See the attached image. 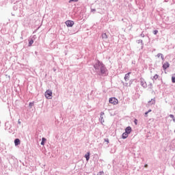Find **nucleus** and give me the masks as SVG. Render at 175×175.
Listing matches in <instances>:
<instances>
[{
	"mask_svg": "<svg viewBox=\"0 0 175 175\" xmlns=\"http://www.w3.org/2000/svg\"><path fill=\"white\" fill-rule=\"evenodd\" d=\"M148 111L145 113V117H148Z\"/></svg>",
	"mask_w": 175,
	"mask_h": 175,
	"instance_id": "nucleus-25",
	"label": "nucleus"
},
{
	"mask_svg": "<svg viewBox=\"0 0 175 175\" xmlns=\"http://www.w3.org/2000/svg\"><path fill=\"white\" fill-rule=\"evenodd\" d=\"M94 68L96 69H100V73L101 75H106V72H107V70L106 69V67L103 65V63H100V62L98 61L95 65Z\"/></svg>",
	"mask_w": 175,
	"mask_h": 175,
	"instance_id": "nucleus-1",
	"label": "nucleus"
},
{
	"mask_svg": "<svg viewBox=\"0 0 175 175\" xmlns=\"http://www.w3.org/2000/svg\"><path fill=\"white\" fill-rule=\"evenodd\" d=\"M97 175H105V172H100Z\"/></svg>",
	"mask_w": 175,
	"mask_h": 175,
	"instance_id": "nucleus-18",
	"label": "nucleus"
},
{
	"mask_svg": "<svg viewBox=\"0 0 175 175\" xmlns=\"http://www.w3.org/2000/svg\"><path fill=\"white\" fill-rule=\"evenodd\" d=\"M45 98H46V99H52L53 98V92L50 90H46L45 92Z\"/></svg>",
	"mask_w": 175,
	"mask_h": 175,
	"instance_id": "nucleus-2",
	"label": "nucleus"
},
{
	"mask_svg": "<svg viewBox=\"0 0 175 175\" xmlns=\"http://www.w3.org/2000/svg\"><path fill=\"white\" fill-rule=\"evenodd\" d=\"M109 102L111 103V105H118V99L116 98L115 97L110 98Z\"/></svg>",
	"mask_w": 175,
	"mask_h": 175,
	"instance_id": "nucleus-3",
	"label": "nucleus"
},
{
	"mask_svg": "<svg viewBox=\"0 0 175 175\" xmlns=\"http://www.w3.org/2000/svg\"><path fill=\"white\" fill-rule=\"evenodd\" d=\"M159 77V75H155L154 77H153V80H158Z\"/></svg>",
	"mask_w": 175,
	"mask_h": 175,
	"instance_id": "nucleus-15",
	"label": "nucleus"
},
{
	"mask_svg": "<svg viewBox=\"0 0 175 175\" xmlns=\"http://www.w3.org/2000/svg\"><path fill=\"white\" fill-rule=\"evenodd\" d=\"M33 105H34V103H33H33H29V108H30V109H32V107H33Z\"/></svg>",
	"mask_w": 175,
	"mask_h": 175,
	"instance_id": "nucleus-16",
	"label": "nucleus"
},
{
	"mask_svg": "<svg viewBox=\"0 0 175 175\" xmlns=\"http://www.w3.org/2000/svg\"><path fill=\"white\" fill-rule=\"evenodd\" d=\"M14 144H15V146H18V144H20V139H16L14 140Z\"/></svg>",
	"mask_w": 175,
	"mask_h": 175,
	"instance_id": "nucleus-10",
	"label": "nucleus"
},
{
	"mask_svg": "<svg viewBox=\"0 0 175 175\" xmlns=\"http://www.w3.org/2000/svg\"><path fill=\"white\" fill-rule=\"evenodd\" d=\"M172 83H175V77H172Z\"/></svg>",
	"mask_w": 175,
	"mask_h": 175,
	"instance_id": "nucleus-19",
	"label": "nucleus"
},
{
	"mask_svg": "<svg viewBox=\"0 0 175 175\" xmlns=\"http://www.w3.org/2000/svg\"><path fill=\"white\" fill-rule=\"evenodd\" d=\"M134 122H135V125H137V120L135 119Z\"/></svg>",
	"mask_w": 175,
	"mask_h": 175,
	"instance_id": "nucleus-24",
	"label": "nucleus"
},
{
	"mask_svg": "<svg viewBox=\"0 0 175 175\" xmlns=\"http://www.w3.org/2000/svg\"><path fill=\"white\" fill-rule=\"evenodd\" d=\"M44 143H46V138L42 137V142H41V145L44 146Z\"/></svg>",
	"mask_w": 175,
	"mask_h": 175,
	"instance_id": "nucleus-12",
	"label": "nucleus"
},
{
	"mask_svg": "<svg viewBox=\"0 0 175 175\" xmlns=\"http://www.w3.org/2000/svg\"><path fill=\"white\" fill-rule=\"evenodd\" d=\"M66 25L67 27H73V25H75V22H73V21H66Z\"/></svg>",
	"mask_w": 175,
	"mask_h": 175,
	"instance_id": "nucleus-4",
	"label": "nucleus"
},
{
	"mask_svg": "<svg viewBox=\"0 0 175 175\" xmlns=\"http://www.w3.org/2000/svg\"><path fill=\"white\" fill-rule=\"evenodd\" d=\"M169 66H170V64H169V62H166L163 64V69L164 70H166L167 68H169Z\"/></svg>",
	"mask_w": 175,
	"mask_h": 175,
	"instance_id": "nucleus-5",
	"label": "nucleus"
},
{
	"mask_svg": "<svg viewBox=\"0 0 175 175\" xmlns=\"http://www.w3.org/2000/svg\"><path fill=\"white\" fill-rule=\"evenodd\" d=\"M172 120H173L174 122H175V118H174Z\"/></svg>",
	"mask_w": 175,
	"mask_h": 175,
	"instance_id": "nucleus-29",
	"label": "nucleus"
},
{
	"mask_svg": "<svg viewBox=\"0 0 175 175\" xmlns=\"http://www.w3.org/2000/svg\"><path fill=\"white\" fill-rule=\"evenodd\" d=\"M148 167V165L147 164L144 165V167Z\"/></svg>",
	"mask_w": 175,
	"mask_h": 175,
	"instance_id": "nucleus-28",
	"label": "nucleus"
},
{
	"mask_svg": "<svg viewBox=\"0 0 175 175\" xmlns=\"http://www.w3.org/2000/svg\"><path fill=\"white\" fill-rule=\"evenodd\" d=\"M170 118H172V120H173V118H174V116L172 115V114L170 115Z\"/></svg>",
	"mask_w": 175,
	"mask_h": 175,
	"instance_id": "nucleus-23",
	"label": "nucleus"
},
{
	"mask_svg": "<svg viewBox=\"0 0 175 175\" xmlns=\"http://www.w3.org/2000/svg\"><path fill=\"white\" fill-rule=\"evenodd\" d=\"M129 79H131V72L126 74L124 76L125 81H129Z\"/></svg>",
	"mask_w": 175,
	"mask_h": 175,
	"instance_id": "nucleus-6",
	"label": "nucleus"
},
{
	"mask_svg": "<svg viewBox=\"0 0 175 175\" xmlns=\"http://www.w3.org/2000/svg\"><path fill=\"white\" fill-rule=\"evenodd\" d=\"M132 132V128H131V126H128L125 129V133L129 134L131 133Z\"/></svg>",
	"mask_w": 175,
	"mask_h": 175,
	"instance_id": "nucleus-7",
	"label": "nucleus"
},
{
	"mask_svg": "<svg viewBox=\"0 0 175 175\" xmlns=\"http://www.w3.org/2000/svg\"><path fill=\"white\" fill-rule=\"evenodd\" d=\"M158 55H159V57H161L162 58V59H163V55L162 54H159Z\"/></svg>",
	"mask_w": 175,
	"mask_h": 175,
	"instance_id": "nucleus-22",
	"label": "nucleus"
},
{
	"mask_svg": "<svg viewBox=\"0 0 175 175\" xmlns=\"http://www.w3.org/2000/svg\"><path fill=\"white\" fill-rule=\"evenodd\" d=\"M70 2H79V0H70Z\"/></svg>",
	"mask_w": 175,
	"mask_h": 175,
	"instance_id": "nucleus-21",
	"label": "nucleus"
},
{
	"mask_svg": "<svg viewBox=\"0 0 175 175\" xmlns=\"http://www.w3.org/2000/svg\"><path fill=\"white\" fill-rule=\"evenodd\" d=\"M153 33H154V35H157V33H158V30H154L153 31Z\"/></svg>",
	"mask_w": 175,
	"mask_h": 175,
	"instance_id": "nucleus-20",
	"label": "nucleus"
},
{
	"mask_svg": "<svg viewBox=\"0 0 175 175\" xmlns=\"http://www.w3.org/2000/svg\"><path fill=\"white\" fill-rule=\"evenodd\" d=\"M151 111H152L151 109H149V110L148 111V113H151Z\"/></svg>",
	"mask_w": 175,
	"mask_h": 175,
	"instance_id": "nucleus-27",
	"label": "nucleus"
},
{
	"mask_svg": "<svg viewBox=\"0 0 175 175\" xmlns=\"http://www.w3.org/2000/svg\"><path fill=\"white\" fill-rule=\"evenodd\" d=\"M141 84H142V87H144V88H146V87H147V83H146V82L144 83L143 81H141Z\"/></svg>",
	"mask_w": 175,
	"mask_h": 175,
	"instance_id": "nucleus-13",
	"label": "nucleus"
},
{
	"mask_svg": "<svg viewBox=\"0 0 175 175\" xmlns=\"http://www.w3.org/2000/svg\"><path fill=\"white\" fill-rule=\"evenodd\" d=\"M105 142H107V143H109V139H105Z\"/></svg>",
	"mask_w": 175,
	"mask_h": 175,
	"instance_id": "nucleus-26",
	"label": "nucleus"
},
{
	"mask_svg": "<svg viewBox=\"0 0 175 175\" xmlns=\"http://www.w3.org/2000/svg\"><path fill=\"white\" fill-rule=\"evenodd\" d=\"M18 124H21V122L18 121Z\"/></svg>",
	"mask_w": 175,
	"mask_h": 175,
	"instance_id": "nucleus-30",
	"label": "nucleus"
},
{
	"mask_svg": "<svg viewBox=\"0 0 175 175\" xmlns=\"http://www.w3.org/2000/svg\"><path fill=\"white\" fill-rule=\"evenodd\" d=\"M174 133H175V130H174Z\"/></svg>",
	"mask_w": 175,
	"mask_h": 175,
	"instance_id": "nucleus-31",
	"label": "nucleus"
},
{
	"mask_svg": "<svg viewBox=\"0 0 175 175\" xmlns=\"http://www.w3.org/2000/svg\"><path fill=\"white\" fill-rule=\"evenodd\" d=\"M109 37L107 36V34L106 33H104L102 34V38L103 39H107Z\"/></svg>",
	"mask_w": 175,
	"mask_h": 175,
	"instance_id": "nucleus-11",
	"label": "nucleus"
},
{
	"mask_svg": "<svg viewBox=\"0 0 175 175\" xmlns=\"http://www.w3.org/2000/svg\"><path fill=\"white\" fill-rule=\"evenodd\" d=\"M90 155H91V153L90 152L85 154V158L86 159V161H90Z\"/></svg>",
	"mask_w": 175,
	"mask_h": 175,
	"instance_id": "nucleus-8",
	"label": "nucleus"
},
{
	"mask_svg": "<svg viewBox=\"0 0 175 175\" xmlns=\"http://www.w3.org/2000/svg\"><path fill=\"white\" fill-rule=\"evenodd\" d=\"M149 105H155V99H152V100L149 102Z\"/></svg>",
	"mask_w": 175,
	"mask_h": 175,
	"instance_id": "nucleus-14",
	"label": "nucleus"
},
{
	"mask_svg": "<svg viewBox=\"0 0 175 175\" xmlns=\"http://www.w3.org/2000/svg\"><path fill=\"white\" fill-rule=\"evenodd\" d=\"M128 133H123L122 135V139H126V137H128Z\"/></svg>",
	"mask_w": 175,
	"mask_h": 175,
	"instance_id": "nucleus-9",
	"label": "nucleus"
},
{
	"mask_svg": "<svg viewBox=\"0 0 175 175\" xmlns=\"http://www.w3.org/2000/svg\"><path fill=\"white\" fill-rule=\"evenodd\" d=\"M32 44H33V40H31L29 42V46H32Z\"/></svg>",
	"mask_w": 175,
	"mask_h": 175,
	"instance_id": "nucleus-17",
	"label": "nucleus"
}]
</instances>
